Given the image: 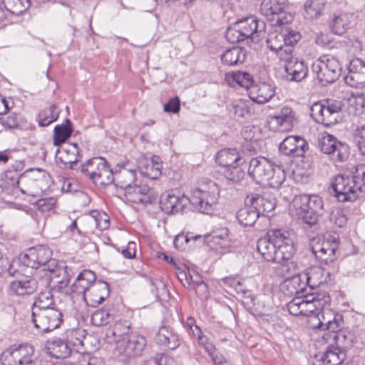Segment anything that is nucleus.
<instances>
[{
	"label": "nucleus",
	"mask_w": 365,
	"mask_h": 365,
	"mask_svg": "<svg viewBox=\"0 0 365 365\" xmlns=\"http://www.w3.org/2000/svg\"><path fill=\"white\" fill-rule=\"evenodd\" d=\"M108 162L104 158L95 157L88 160L84 164L79 166V170L82 174L88 177L91 180L104 169Z\"/></svg>",
	"instance_id": "nucleus-32"
},
{
	"label": "nucleus",
	"mask_w": 365,
	"mask_h": 365,
	"mask_svg": "<svg viewBox=\"0 0 365 365\" xmlns=\"http://www.w3.org/2000/svg\"><path fill=\"white\" fill-rule=\"evenodd\" d=\"M110 294L109 285L107 282L98 280L96 281L90 288L87 294L83 298L86 304L91 307H96L103 302Z\"/></svg>",
	"instance_id": "nucleus-18"
},
{
	"label": "nucleus",
	"mask_w": 365,
	"mask_h": 365,
	"mask_svg": "<svg viewBox=\"0 0 365 365\" xmlns=\"http://www.w3.org/2000/svg\"><path fill=\"white\" fill-rule=\"evenodd\" d=\"M350 108H354V115H360L364 111L365 98L364 96H353L349 99Z\"/></svg>",
	"instance_id": "nucleus-61"
},
{
	"label": "nucleus",
	"mask_w": 365,
	"mask_h": 365,
	"mask_svg": "<svg viewBox=\"0 0 365 365\" xmlns=\"http://www.w3.org/2000/svg\"><path fill=\"white\" fill-rule=\"evenodd\" d=\"M39 283L50 290L61 292L67 287L70 282V275L67 267L56 264L48 268H42L38 272Z\"/></svg>",
	"instance_id": "nucleus-7"
},
{
	"label": "nucleus",
	"mask_w": 365,
	"mask_h": 365,
	"mask_svg": "<svg viewBox=\"0 0 365 365\" xmlns=\"http://www.w3.org/2000/svg\"><path fill=\"white\" fill-rule=\"evenodd\" d=\"M210 236L205 235H178L174 240V245L175 247H178V243L180 240H184L186 242H188L190 240L194 241L199 240L202 244H207V246L210 247V249L215 250L216 252H227L230 247H224L222 243V240L217 239H209Z\"/></svg>",
	"instance_id": "nucleus-28"
},
{
	"label": "nucleus",
	"mask_w": 365,
	"mask_h": 365,
	"mask_svg": "<svg viewBox=\"0 0 365 365\" xmlns=\"http://www.w3.org/2000/svg\"><path fill=\"white\" fill-rule=\"evenodd\" d=\"M287 310L292 315L299 316L302 315V311L299 307V299L295 297L292 301L287 304Z\"/></svg>",
	"instance_id": "nucleus-64"
},
{
	"label": "nucleus",
	"mask_w": 365,
	"mask_h": 365,
	"mask_svg": "<svg viewBox=\"0 0 365 365\" xmlns=\"http://www.w3.org/2000/svg\"><path fill=\"white\" fill-rule=\"evenodd\" d=\"M297 215L299 219L302 220L304 224H307L309 227L314 225L318 221L319 217L322 215L318 212H314L309 209H306L303 205H300Z\"/></svg>",
	"instance_id": "nucleus-54"
},
{
	"label": "nucleus",
	"mask_w": 365,
	"mask_h": 365,
	"mask_svg": "<svg viewBox=\"0 0 365 365\" xmlns=\"http://www.w3.org/2000/svg\"><path fill=\"white\" fill-rule=\"evenodd\" d=\"M136 180V170L130 168V164L126 163L120 167L118 170L115 172L114 185L123 190H128L135 184Z\"/></svg>",
	"instance_id": "nucleus-22"
},
{
	"label": "nucleus",
	"mask_w": 365,
	"mask_h": 365,
	"mask_svg": "<svg viewBox=\"0 0 365 365\" xmlns=\"http://www.w3.org/2000/svg\"><path fill=\"white\" fill-rule=\"evenodd\" d=\"M283 36H284V45L293 46L294 43H297L301 38V34L294 30L290 29L289 28L283 29ZM293 48V47H292Z\"/></svg>",
	"instance_id": "nucleus-59"
},
{
	"label": "nucleus",
	"mask_w": 365,
	"mask_h": 365,
	"mask_svg": "<svg viewBox=\"0 0 365 365\" xmlns=\"http://www.w3.org/2000/svg\"><path fill=\"white\" fill-rule=\"evenodd\" d=\"M324 2L322 0H307L304 5V16L308 20L318 19L324 11Z\"/></svg>",
	"instance_id": "nucleus-44"
},
{
	"label": "nucleus",
	"mask_w": 365,
	"mask_h": 365,
	"mask_svg": "<svg viewBox=\"0 0 365 365\" xmlns=\"http://www.w3.org/2000/svg\"><path fill=\"white\" fill-rule=\"evenodd\" d=\"M319 319L318 327L331 332V336L337 344L342 343L346 339L343 332L339 331L343 327V318L340 314H334L332 319L325 320L324 312H322V319Z\"/></svg>",
	"instance_id": "nucleus-20"
},
{
	"label": "nucleus",
	"mask_w": 365,
	"mask_h": 365,
	"mask_svg": "<svg viewBox=\"0 0 365 365\" xmlns=\"http://www.w3.org/2000/svg\"><path fill=\"white\" fill-rule=\"evenodd\" d=\"M16 183L18 185L22 184L24 186L25 189L20 188L23 193L33 195L38 194L35 170L31 169L21 174Z\"/></svg>",
	"instance_id": "nucleus-42"
},
{
	"label": "nucleus",
	"mask_w": 365,
	"mask_h": 365,
	"mask_svg": "<svg viewBox=\"0 0 365 365\" xmlns=\"http://www.w3.org/2000/svg\"><path fill=\"white\" fill-rule=\"evenodd\" d=\"M158 344L170 349H175L180 346V339L177 333L169 327H161L156 335Z\"/></svg>",
	"instance_id": "nucleus-33"
},
{
	"label": "nucleus",
	"mask_w": 365,
	"mask_h": 365,
	"mask_svg": "<svg viewBox=\"0 0 365 365\" xmlns=\"http://www.w3.org/2000/svg\"><path fill=\"white\" fill-rule=\"evenodd\" d=\"M349 15L345 13L334 14L329 23L333 34L341 35L348 29L350 24Z\"/></svg>",
	"instance_id": "nucleus-43"
},
{
	"label": "nucleus",
	"mask_w": 365,
	"mask_h": 365,
	"mask_svg": "<svg viewBox=\"0 0 365 365\" xmlns=\"http://www.w3.org/2000/svg\"><path fill=\"white\" fill-rule=\"evenodd\" d=\"M226 80L232 87L240 86L247 89L251 88L254 80L250 73L246 71H235L226 76Z\"/></svg>",
	"instance_id": "nucleus-38"
},
{
	"label": "nucleus",
	"mask_w": 365,
	"mask_h": 365,
	"mask_svg": "<svg viewBox=\"0 0 365 365\" xmlns=\"http://www.w3.org/2000/svg\"><path fill=\"white\" fill-rule=\"evenodd\" d=\"M54 306L53 294L50 290L41 292L31 307V312H36L37 309L42 310L55 308Z\"/></svg>",
	"instance_id": "nucleus-48"
},
{
	"label": "nucleus",
	"mask_w": 365,
	"mask_h": 365,
	"mask_svg": "<svg viewBox=\"0 0 365 365\" xmlns=\"http://www.w3.org/2000/svg\"><path fill=\"white\" fill-rule=\"evenodd\" d=\"M236 24L240 33H242L244 40L252 38L255 34L259 33L265 29L264 22L262 20H258L254 16L236 21Z\"/></svg>",
	"instance_id": "nucleus-23"
},
{
	"label": "nucleus",
	"mask_w": 365,
	"mask_h": 365,
	"mask_svg": "<svg viewBox=\"0 0 365 365\" xmlns=\"http://www.w3.org/2000/svg\"><path fill=\"white\" fill-rule=\"evenodd\" d=\"M225 38L232 43L245 41L236 22L226 30Z\"/></svg>",
	"instance_id": "nucleus-58"
},
{
	"label": "nucleus",
	"mask_w": 365,
	"mask_h": 365,
	"mask_svg": "<svg viewBox=\"0 0 365 365\" xmlns=\"http://www.w3.org/2000/svg\"><path fill=\"white\" fill-rule=\"evenodd\" d=\"M51 250L43 246H38L29 248L20 257L21 262L33 269L48 268L55 264L56 260L51 258Z\"/></svg>",
	"instance_id": "nucleus-10"
},
{
	"label": "nucleus",
	"mask_w": 365,
	"mask_h": 365,
	"mask_svg": "<svg viewBox=\"0 0 365 365\" xmlns=\"http://www.w3.org/2000/svg\"><path fill=\"white\" fill-rule=\"evenodd\" d=\"M338 141L335 136L325 132L319 135L317 147L323 153L331 155Z\"/></svg>",
	"instance_id": "nucleus-47"
},
{
	"label": "nucleus",
	"mask_w": 365,
	"mask_h": 365,
	"mask_svg": "<svg viewBox=\"0 0 365 365\" xmlns=\"http://www.w3.org/2000/svg\"><path fill=\"white\" fill-rule=\"evenodd\" d=\"M247 173L257 184L273 188H279L286 179L285 173L280 165H274L263 157L252 158Z\"/></svg>",
	"instance_id": "nucleus-4"
},
{
	"label": "nucleus",
	"mask_w": 365,
	"mask_h": 365,
	"mask_svg": "<svg viewBox=\"0 0 365 365\" xmlns=\"http://www.w3.org/2000/svg\"><path fill=\"white\" fill-rule=\"evenodd\" d=\"M46 350L51 357L56 359L67 358L71 353V348L68 341L60 338L48 341Z\"/></svg>",
	"instance_id": "nucleus-30"
},
{
	"label": "nucleus",
	"mask_w": 365,
	"mask_h": 365,
	"mask_svg": "<svg viewBox=\"0 0 365 365\" xmlns=\"http://www.w3.org/2000/svg\"><path fill=\"white\" fill-rule=\"evenodd\" d=\"M294 113L290 107L284 106L281 108L279 112L270 115L269 122L274 126V128L279 131L284 132L290 130L294 125Z\"/></svg>",
	"instance_id": "nucleus-19"
},
{
	"label": "nucleus",
	"mask_w": 365,
	"mask_h": 365,
	"mask_svg": "<svg viewBox=\"0 0 365 365\" xmlns=\"http://www.w3.org/2000/svg\"><path fill=\"white\" fill-rule=\"evenodd\" d=\"M260 12L274 26L291 23L294 19L285 11V0H262Z\"/></svg>",
	"instance_id": "nucleus-8"
},
{
	"label": "nucleus",
	"mask_w": 365,
	"mask_h": 365,
	"mask_svg": "<svg viewBox=\"0 0 365 365\" xmlns=\"http://www.w3.org/2000/svg\"><path fill=\"white\" fill-rule=\"evenodd\" d=\"M304 274H297L292 278L287 279L283 286L287 288L291 295L301 297L309 292L306 279H304Z\"/></svg>",
	"instance_id": "nucleus-34"
},
{
	"label": "nucleus",
	"mask_w": 365,
	"mask_h": 365,
	"mask_svg": "<svg viewBox=\"0 0 365 365\" xmlns=\"http://www.w3.org/2000/svg\"><path fill=\"white\" fill-rule=\"evenodd\" d=\"M56 202V200L53 197L42 198L36 202V205L41 212H47L55 206Z\"/></svg>",
	"instance_id": "nucleus-63"
},
{
	"label": "nucleus",
	"mask_w": 365,
	"mask_h": 365,
	"mask_svg": "<svg viewBox=\"0 0 365 365\" xmlns=\"http://www.w3.org/2000/svg\"><path fill=\"white\" fill-rule=\"evenodd\" d=\"M329 273L321 267H316L309 272L304 273V279H306L309 291H312L317 287L327 282Z\"/></svg>",
	"instance_id": "nucleus-41"
},
{
	"label": "nucleus",
	"mask_w": 365,
	"mask_h": 365,
	"mask_svg": "<svg viewBox=\"0 0 365 365\" xmlns=\"http://www.w3.org/2000/svg\"><path fill=\"white\" fill-rule=\"evenodd\" d=\"M281 61L285 63L284 69L288 80L301 81L307 76L308 72L307 66L303 61H299L298 58H294L292 53L287 55Z\"/></svg>",
	"instance_id": "nucleus-16"
},
{
	"label": "nucleus",
	"mask_w": 365,
	"mask_h": 365,
	"mask_svg": "<svg viewBox=\"0 0 365 365\" xmlns=\"http://www.w3.org/2000/svg\"><path fill=\"white\" fill-rule=\"evenodd\" d=\"M115 173L110 168L108 164L104 168L96 178L93 180V183L99 186H107L114 183Z\"/></svg>",
	"instance_id": "nucleus-51"
},
{
	"label": "nucleus",
	"mask_w": 365,
	"mask_h": 365,
	"mask_svg": "<svg viewBox=\"0 0 365 365\" xmlns=\"http://www.w3.org/2000/svg\"><path fill=\"white\" fill-rule=\"evenodd\" d=\"M275 94L274 88L268 83L253 85L250 91V99L259 104L268 102Z\"/></svg>",
	"instance_id": "nucleus-26"
},
{
	"label": "nucleus",
	"mask_w": 365,
	"mask_h": 365,
	"mask_svg": "<svg viewBox=\"0 0 365 365\" xmlns=\"http://www.w3.org/2000/svg\"><path fill=\"white\" fill-rule=\"evenodd\" d=\"M312 72L323 85L332 83L341 75V66L339 61L334 56L324 55L313 62Z\"/></svg>",
	"instance_id": "nucleus-6"
},
{
	"label": "nucleus",
	"mask_w": 365,
	"mask_h": 365,
	"mask_svg": "<svg viewBox=\"0 0 365 365\" xmlns=\"http://www.w3.org/2000/svg\"><path fill=\"white\" fill-rule=\"evenodd\" d=\"M253 207L259 211V215H267L276 206L275 198L269 194L264 193L262 195L255 194L250 200Z\"/></svg>",
	"instance_id": "nucleus-31"
},
{
	"label": "nucleus",
	"mask_w": 365,
	"mask_h": 365,
	"mask_svg": "<svg viewBox=\"0 0 365 365\" xmlns=\"http://www.w3.org/2000/svg\"><path fill=\"white\" fill-rule=\"evenodd\" d=\"M95 282V273L91 270H84L78 275L76 281L71 285V292L78 294H83L84 298Z\"/></svg>",
	"instance_id": "nucleus-27"
},
{
	"label": "nucleus",
	"mask_w": 365,
	"mask_h": 365,
	"mask_svg": "<svg viewBox=\"0 0 365 365\" xmlns=\"http://www.w3.org/2000/svg\"><path fill=\"white\" fill-rule=\"evenodd\" d=\"M131 186L125 191L126 199L136 204H151L158 198L155 190L146 185Z\"/></svg>",
	"instance_id": "nucleus-13"
},
{
	"label": "nucleus",
	"mask_w": 365,
	"mask_h": 365,
	"mask_svg": "<svg viewBox=\"0 0 365 365\" xmlns=\"http://www.w3.org/2000/svg\"><path fill=\"white\" fill-rule=\"evenodd\" d=\"M338 247V238L334 235H329L322 242L319 241L316 244H313L312 250L318 260L328 264L336 259V251Z\"/></svg>",
	"instance_id": "nucleus-11"
},
{
	"label": "nucleus",
	"mask_w": 365,
	"mask_h": 365,
	"mask_svg": "<svg viewBox=\"0 0 365 365\" xmlns=\"http://www.w3.org/2000/svg\"><path fill=\"white\" fill-rule=\"evenodd\" d=\"M81 157L78 144L73 143L63 148L59 160L65 165V168L73 170L76 169L75 165H77Z\"/></svg>",
	"instance_id": "nucleus-35"
},
{
	"label": "nucleus",
	"mask_w": 365,
	"mask_h": 365,
	"mask_svg": "<svg viewBox=\"0 0 365 365\" xmlns=\"http://www.w3.org/2000/svg\"><path fill=\"white\" fill-rule=\"evenodd\" d=\"M163 110L166 113H178L180 110V101L178 96L170 98L167 103L164 105Z\"/></svg>",
	"instance_id": "nucleus-62"
},
{
	"label": "nucleus",
	"mask_w": 365,
	"mask_h": 365,
	"mask_svg": "<svg viewBox=\"0 0 365 365\" xmlns=\"http://www.w3.org/2000/svg\"><path fill=\"white\" fill-rule=\"evenodd\" d=\"M345 83L354 88L365 86V61L361 58L352 59L348 67V73L344 77Z\"/></svg>",
	"instance_id": "nucleus-15"
},
{
	"label": "nucleus",
	"mask_w": 365,
	"mask_h": 365,
	"mask_svg": "<svg viewBox=\"0 0 365 365\" xmlns=\"http://www.w3.org/2000/svg\"><path fill=\"white\" fill-rule=\"evenodd\" d=\"M138 168L141 175L150 179L155 180L161 175V164L157 157H153L151 160H144Z\"/></svg>",
	"instance_id": "nucleus-37"
},
{
	"label": "nucleus",
	"mask_w": 365,
	"mask_h": 365,
	"mask_svg": "<svg viewBox=\"0 0 365 365\" xmlns=\"http://www.w3.org/2000/svg\"><path fill=\"white\" fill-rule=\"evenodd\" d=\"M146 345V339L141 335L131 334L125 336L120 344V349H123V353L128 357L138 355L144 349Z\"/></svg>",
	"instance_id": "nucleus-21"
},
{
	"label": "nucleus",
	"mask_w": 365,
	"mask_h": 365,
	"mask_svg": "<svg viewBox=\"0 0 365 365\" xmlns=\"http://www.w3.org/2000/svg\"><path fill=\"white\" fill-rule=\"evenodd\" d=\"M307 142L299 135L286 137L279 145V150L285 155L302 157L308 150Z\"/></svg>",
	"instance_id": "nucleus-14"
},
{
	"label": "nucleus",
	"mask_w": 365,
	"mask_h": 365,
	"mask_svg": "<svg viewBox=\"0 0 365 365\" xmlns=\"http://www.w3.org/2000/svg\"><path fill=\"white\" fill-rule=\"evenodd\" d=\"M73 123L70 119L66 118L64 123L56 125L53 130V142L56 146L65 143L73 133Z\"/></svg>",
	"instance_id": "nucleus-40"
},
{
	"label": "nucleus",
	"mask_w": 365,
	"mask_h": 365,
	"mask_svg": "<svg viewBox=\"0 0 365 365\" xmlns=\"http://www.w3.org/2000/svg\"><path fill=\"white\" fill-rule=\"evenodd\" d=\"M235 115L245 117L250 113L249 105L246 101L238 100L232 103Z\"/></svg>",
	"instance_id": "nucleus-60"
},
{
	"label": "nucleus",
	"mask_w": 365,
	"mask_h": 365,
	"mask_svg": "<svg viewBox=\"0 0 365 365\" xmlns=\"http://www.w3.org/2000/svg\"><path fill=\"white\" fill-rule=\"evenodd\" d=\"M229 232V230L227 227H222L215 228L209 234L205 235L210 236L209 239L222 240L221 245H222V246L230 247Z\"/></svg>",
	"instance_id": "nucleus-56"
},
{
	"label": "nucleus",
	"mask_w": 365,
	"mask_h": 365,
	"mask_svg": "<svg viewBox=\"0 0 365 365\" xmlns=\"http://www.w3.org/2000/svg\"><path fill=\"white\" fill-rule=\"evenodd\" d=\"M330 155L334 161L344 162L349 156V147L345 142L339 140Z\"/></svg>",
	"instance_id": "nucleus-52"
},
{
	"label": "nucleus",
	"mask_w": 365,
	"mask_h": 365,
	"mask_svg": "<svg viewBox=\"0 0 365 365\" xmlns=\"http://www.w3.org/2000/svg\"><path fill=\"white\" fill-rule=\"evenodd\" d=\"M38 282L34 278L14 280L9 286V293L16 296L30 295L36 292Z\"/></svg>",
	"instance_id": "nucleus-25"
},
{
	"label": "nucleus",
	"mask_w": 365,
	"mask_h": 365,
	"mask_svg": "<svg viewBox=\"0 0 365 365\" xmlns=\"http://www.w3.org/2000/svg\"><path fill=\"white\" fill-rule=\"evenodd\" d=\"M353 141L359 153L365 156V125L357 126L354 130Z\"/></svg>",
	"instance_id": "nucleus-55"
},
{
	"label": "nucleus",
	"mask_w": 365,
	"mask_h": 365,
	"mask_svg": "<svg viewBox=\"0 0 365 365\" xmlns=\"http://www.w3.org/2000/svg\"><path fill=\"white\" fill-rule=\"evenodd\" d=\"M216 163L220 166L231 167L233 165H242L244 160L236 149H223L219 151L216 156Z\"/></svg>",
	"instance_id": "nucleus-36"
},
{
	"label": "nucleus",
	"mask_w": 365,
	"mask_h": 365,
	"mask_svg": "<svg viewBox=\"0 0 365 365\" xmlns=\"http://www.w3.org/2000/svg\"><path fill=\"white\" fill-rule=\"evenodd\" d=\"M33 355V349L26 344L12 346L0 356L2 365H24Z\"/></svg>",
	"instance_id": "nucleus-12"
},
{
	"label": "nucleus",
	"mask_w": 365,
	"mask_h": 365,
	"mask_svg": "<svg viewBox=\"0 0 365 365\" xmlns=\"http://www.w3.org/2000/svg\"><path fill=\"white\" fill-rule=\"evenodd\" d=\"M240 165H233L231 167L226 168L224 172L225 177L232 182H237L243 179L245 173L240 167Z\"/></svg>",
	"instance_id": "nucleus-57"
},
{
	"label": "nucleus",
	"mask_w": 365,
	"mask_h": 365,
	"mask_svg": "<svg viewBox=\"0 0 365 365\" xmlns=\"http://www.w3.org/2000/svg\"><path fill=\"white\" fill-rule=\"evenodd\" d=\"M284 38L282 31L274 30L269 33L266 40L267 48L275 52L280 60L293 53L292 46L284 45Z\"/></svg>",
	"instance_id": "nucleus-17"
},
{
	"label": "nucleus",
	"mask_w": 365,
	"mask_h": 365,
	"mask_svg": "<svg viewBox=\"0 0 365 365\" xmlns=\"http://www.w3.org/2000/svg\"><path fill=\"white\" fill-rule=\"evenodd\" d=\"M114 319V315L107 309L96 310L91 316V322L94 326H106Z\"/></svg>",
	"instance_id": "nucleus-50"
},
{
	"label": "nucleus",
	"mask_w": 365,
	"mask_h": 365,
	"mask_svg": "<svg viewBox=\"0 0 365 365\" xmlns=\"http://www.w3.org/2000/svg\"><path fill=\"white\" fill-rule=\"evenodd\" d=\"M259 217V211H257L252 203L240 208L236 213L238 222L245 227L253 226Z\"/></svg>",
	"instance_id": "nucleus-39"
},
{
	"label": "nucleus",
	"mask_w": 365,
	"mask_h": 365,
	"mask_svg": "<svg viewBox=\"0 0 365 365\" xmlns=\"http://www.w3.org/2000/svg\"><path fill=\"white\" fill-rule=\"evenodd\" d=\"M26 123L24 117L17 113H10L0 115V124L7 129L18 128Z\"/></svg>",
	"instance_id": "nucleus-46"
},
{
	"label": "nucleus",
	"mask_w": 365,
	"mask_h": 365,
	"mask_svg": "<svg viewBox=\"0 0 365 365\" xmlns=\"http://www.w3.org/2000/svg\"><path fill=\"white\" fill-rule=\"evenodd\" d=\"M59 116V111L55 104L42 110L37 116L38 125L45 127L56 121Z\"/></svg>",
	"instance_id": "nucleus-45"
},
{
	"label": "nucleus",
	"mask_w": 365,
	"mask_h": 365,
	"mask_svg": "<svg viewBox=\"0 0 365 365\" xmlns=\"http://www.w3.org/2000/svg\"><path fill=\"white\" fill-rule=\"evenodd\" d=\"M35 170L38 193L39 192L46 191L50 187L52 182L51 175L49 173L41 169H36Z\"/></svg>",
	"instance_id": "nucleus-53"
},
{
	"label": "nucleus",
	"mask_w": 365,
	"mask_h": 365,
	"mask_svg": "<svg viewBox=\"0 0 365 365\" xmlns=\"http://www.w3.org/2000/svg\"><path fill=\"white\" fill-rule=\"evenodd\" d=\"M246 49L240 46H232L227 48L221 54V61L224 65L233 66L242 64L247 58Z\"/></svg>",
	"instance_id": "nucleus-29"
},
{
	"label": "nucleus",
	"mask_w": 365,
	"mask_h": 365,
	"mask_svg": "<svg viewBox=\"0 0 365 365\" xmlns=\"http://www.w3.org/2000/svg\"><path fill=\"white\" fill-rule=\"evenodd\" d=\"M31 322L39 333H48L60 327L62 322V314L56 307L37 309L31 312Z\"/></svg>",
	"instance_id": "nucleus-9"
},
{
	"label": "nucleus",
	"mask_w": 365,
	"mask_h": 365,
	"mask_svg": "<svg viewBox=\"0 0 365 365\" xmlns=\"http://www.w3.org/2000/svg\"><path fill=\"white\" fill-rule=\"evenodd\" d=\"M304 297L305 306L309 310V315L322 311L330 304V297L326 292H308Z\"/></svg>",
	"instance_id": "nucleus-24"
},
{
	"label": "nucleus",
	"mask_w": 365,
	"mask_h": 365,
	"mask_svg": "<svg viewBox=\"0 0 365 365\" xmlns=\"http://www.w3.org/2000/svg\"><path fill=\"white\" fill-rule=\"evenodd\" d=\"M302 205L314 212L323 213V201L318 195H304L301 197Z\"/></svg>",
	"instance_id": "nucleus-49"
},
{
	"label": "nucleus",
	"mask_w": 365,
	"mask_h": 365,
	"mask_svg": "<svg viewBox=\"0 0 365 365\" xmlns=\"http://www.w3.org/2000/svg\"><path fill=\"white\" fill-rule=\"evenodd\" d=\"M331 187L339 202L355 200L361 192H365V165H359L348 174L336 175L331 181Z\"/></svg>",
	"instance_id": "nucleus-3"
},
{
	"label": "nucleus",
	"mask_w": 365,
	"mask_h": 365,
	"mask_svg": "<svg viewBox=\"0 0 365 365\" xmlns=\"http://www.w3.org/2000/svg\"><path fill=\"white\" fill-rule=\"evenodd\" d=\"M257 250L264 260L282 264L295 252L292 234L284 230H270L257 240Z\"/></svg>",
	"instance_id": "nucleus-2"
},
{
	"label": "nucleus",
	"mask_w": 365,
	"mask_h": 365,
	"mask_svg": "<svg viewBox=\"0 0 365 365\" xmlns=\"http://www.w3.org/2000/svg\"><path fill=\"white\" fill-rule=\"evenodd\" d=\"M343 106L342 101L338 100L317 101L311 106V116L317 123L329 127L339 122Z\"/></svg>",
	"instance_id": "nucleus-5"
},
{
	"label": "nucleus",
	"mask_w": 365,
	"mask_h": 365,
	"mask_svg": "<svg viewBox=\"0 0 365 365\" xmlns=\"http://www.w3.org/2000/svg\"><path fill=\"white\" fill-rule=\"evenodd\" d=\"M219 193L218 186L210 180L202 187L195 189L190 197L172 192L163 193L160 200V207L167 214H175L182 211L190 202L199 212L211 215L214 212Z\"/></svg>",
	"instance_id": "nucleus-1"
}]
</instances>
